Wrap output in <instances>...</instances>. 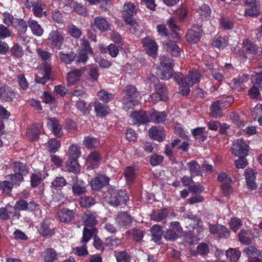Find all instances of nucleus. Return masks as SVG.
Wrapping results in <instances>:
<instances>
[{"label": "nucleus", "mask_w": 262, "mask_h": 262, "mask_svg": "<svg viewBox=\"0 0 262 262\" xmlns=\"http://www.w3.org/2000/svg\"><path fill=\"white\" fill-rule=\"evenodd\" d=\"M105 194L104 199L105 201L110 205L115 207L122 204L126 205L128 200V197L126 196L124 191L117 189L115 187L111 186Z\"/></svg>", "instance_id": "obj_1"}, {"label": "nucleus", "mask_w": 262, "mask_h": 262, "mask_svg": "<svg viewBox=\"0 0 262 262\" xmlns=\"http://www.w3.org/2000/svg\"><path fill=\"white\" fill-rule=\"evenodd\" d=\"M200 77V73L197 71L189 72L185 76L184 81L179 85L180 93L183 96L188 95L190 92V87L192 86L194 83L199 82Z\"/></svg>", "instance_id": "obj_2"}, {"label": "nucleus", "mask_w": 262, "mask_h": 262, "mask_svg": "<svg viewBox=\"0 0 262 262\" xmlns=\"http://www.w3.org/2000/svg\"><path fill=\"white\" fill-rule=\"evenodd\" d=\"M150 81V84H154L156 94H152V97H155L160 101H166L168 99V92L166 86L162 83L159 81V79L152 75L147 78Z\"/></svg>", "instance_id": "obj_3"}, {"label": "nucleus", "mask_w": 262, "mask_h": 262, "mask_svg": "<svg viewBox=\"0 0 262 262\" xmlns=\"http://www.w3.org/2000/svg\"><path fill=\"white\" fill-rule=\"evenodd\" d=\"M47 41L52 49L60 50L64 42V37L59 31L52 30L49 35Z\"/></svg>", "instance_id": "obj_4"}, {"label": "nucleus", "mask_w": 262, "mask_h": 262, "mask_svg": "<svg viewBox=\"0 0 262 262\" xmlns=\"http://www.w3.org/2000/svg\"><path fill=\"white\" fill-rule=\"evenodd\" d=\"M173 38L177 39L173 41L171 40H167L163 43V46L167 52H169L173 56L178 57L180 55L181 49L177 45V42L180 39V37L178 33L173 34Z\"/></svg>", "instance_id": "obj_5"}, {"label": "nucleus", "mask_w": 262, "mask_h": 262, "mask_svg": "<svg viewBox=\"0 0 262 262\" xmlns=\"http://www.w3.org/2000/svg\"><path fill=\"white\" fill-rule=\"evenodd\" d=\"M182 228L178 222H172L170 223L169 228L164 233L163 236L165 239L170 241H176L181 233Z\"/></svg>", "instance_id": "obj_6"}, {"label": "nucleus", "mask_w": 262, "mask_h": 262, "mask_svg": "<svg viewBox=\"0 0 262 262\" xmlns=\"http://www.w3.org/2000/svg\"><path fill=\"white\" fill-rule=\"evenodd\" d=\"M39 205L34 200L28 202L23 199H19L15 202L14 209L16 211H29L34 212Z\"/></svg>", "instance_id": "obj_7"}, {"label": "nucleus", "mask_w": 262, "mask_h": 262, "mask_svg": "<svg viewBox=\"0 0 262 262\" xmlns=\"http://www.w3.org/2000/svg\"><path fill=\"white\" fill-rule=\"evenodd\" d=\"M243 45V50L238 51V55L243 59H246L249 54L255 55L258 52L257 47L248 39L244 40Z\"/></svg>", "instance_id": "obj_8"}, {"label": "nucleus", "mask_w": 262, "mask_h": 262, "mask_svg": "<svg viewBox=\"0 0 262 262\" xmlns=\"http://www.w3.org/2000/svg\"><path fill=\"white\" fill-rule=\"evenodd\" d=\"M202 33V27L198 25H194L187 31L186 35V39L190 43H195L200 41Z\"/></svg>", "instance_id": "obj_9"}, {"label": "nucleus", "mask_w": 262, "mask_h": 262, "mask_svg": "<svg viewBox=\"0 0 262 262\" xmlns=\"http://www.w3.org/2000/svg\"><path fill=\"white\" fill-rule=\"evenodd\" d=\"M232 152L235 156L245 157L248 155L249 146L242 139H237L233 143Z\"/></svg>", "instance_id": "obj_10"}, {"label": "nucleus", "mask_w": 262, "mask_h": 262, "mask_svg": "<svg viewBox=\"0 0 262 262\" xmlns=\"http://www.w3.org/2000/svg\"><path fill=\"white\" fill-rule=\"evenodd\" d=\"M110 180V178L105 176L97 174L94 178L91 179V187L93 190L100 191L103 187L108 184Z\"/></svg>", "instance_id": "obj_11"}, {"label": "nucleus", "mask_w": 262, "mask_h": 262, "mask_svg": "<svg viewBox=\"0 0 262 262\" xmlns=\"http://www.w3.org/2000/svg\"><path fill=\"white\" fill-rule=\"evenodd\" d=\"M47 125L57 138H61L63 136L62 125L56 118H49Z\"/></svg>", "instance_id": "obj_12"}, {"label": "nucleus", "mask_w": 262, "mask_h": 262, "mask_svg": "<svg viewBox=\"0 0 262 262\" xmlns=\"http://www.w3.org/2000/svg\"><path fill=\"white\" fill-rule=\"evenodd\" d=\"M143 47L148 54L156 58L157 54L158 46L155 41L149 37H146L142 40Z\"/></svg>", "instance_id": "obj_13"}, {"label": "nucleus", "mask_w": 262, "mask_h": 262, "mask_svg": "<svg viewBox=\"0 0 262 262\" xmlns=\"http://www.w3.org/2000/svg\"><path fill=\"white\" fill-rule=\"evenodd\" d=\"M38 231L40 235L44 237H50L55 234L54 229L51 226L48 220H44L40 223Z\"/></svg>", "instance_id": "obj_14"}, {"label": "nucleus", "mask_w": 262, "mask_h": 262, "mask_svg": "<svg viewBox=\"0 0 262 262\" xmlns=\"http://www.w3.org/2000/svg\"><path fill=\"white\" fill-rule=\"evenodd\" d=\"M72 190L74 195L79 196L86 191V188L83 181L78 180L77 176L72 178Z\"/></svg>", "instance_id": "obj_15"}, {"label": "nucleus", "mask_w": 262, "mask_h": 262, "mask_svg": "<svg viewBox=\"0 0 262 262\" xmlns=\"http://www.w3.org/2000/svg\"><path fill=\"white\" fill-rule=\"evenodd\" d=\"M91 26L92 28L95 31L96 29H98L101 31H105L110 28L108 22L105 17L101 16L95 17L93 22L91 23Z\"/></svg>", "instance_id": "obj_16"}, {"label": "nucleus", "mask_w": 262, "mask_h": 262, "mask_svg": "<svg viewBox=\"0 0 262 262\" xmlns=\"http://www.w3.org/2000/svg\"><path fill=\"white\" fill-rule=\"evenodd\" d=\"M247 7L245 11L247 16L256 17L259 12L258 10V5L256 0H243Z\"/></svg>", "instance_id": "obj_17"}, {"label": "nucleus", "mask_w": 262, "mask_h": 262, "mask_svg": "<svg viewBox=\"0 0 262 262\" xmlns=\"http://www.w3.org/2000/svg\"><path fill=\"white\" fill-rule=\"evenodd\" d=\"M51 72V66L47 62L43 64V73H39L35 75V81L37 83L45 84L50 78Z\"/></svg>", "instance_id": "obj_18"}, {"label": "nucleus", "mask_w": 262, "mask_h": 262, "mask_svg": "<svg viewBox=\"0 0 262 262\" xmlns=\"http://www.w3.org/2000/svg\"><path fill=\"white\" fill-rule=\"evenodd\" d=\"M85 68L74 69L68 73L67 79L70 84H73L76 81H79L81 76L84 74Z\"/></svg>", "instance_id": "obj_19"}, {"label": "nucleus", "mask_w": 262, "mask_h": 262, "mask_svg": "<svg viewBox=\"0 0 262 262\" xmlns=\"http://www.w3.org/2000/svg\"><path fill=\"white\" fill-rule=\"evenodd\" d=\"M134 124H144L149 121L148 117L145 111H135L130 115Z\"/></svg>", "instance_id": "obj_20"}, {"label": "nucleus", "mask_w": 262, "mask_h": 262, "mask_svg": "<svg viewBox=\"0 0 262 262\" xmlns=\"http://www.w3.org/2000/svg\"><path fill=\"white\" fill-rule=\"evenodd\" d=\"M41 126L39 124H32L27 129L26 136L30 141H34L39 138Z\"/></svg>", "instance_id": "obj_21"}, {"label": "nucleus", "mask_w": 262, "mask_h": 262, "mask_svg": "<svg viewBox=\"0 0 262 262\" xmlns=\"http://www.w3.org/2000/svg\"><path fill=\"white\" fill-rule=\"evenodd\" d=\"M13 171L23 177L29 173V168L27 165L21 162H14L11 164Z\"/></svg>", "instance_id": "obj_22"}, {"label": "nucleus", "mask_w": 262, "mask_h": 262, "mask_svg": "<svg viewBox=\"0 0 262 262\" xmlns=\"http://www.w3.org/2000/svg\"><path fill=\"white\" fill-rule=\"evenodd\" d=\"M83 221L84 227L95 228V226L97 224V220L94 214L90 210H86L82 217Z\"/></svg>", "instance_id": "obj_23"}, {"label": "nucleus", "mask_w": 262, "mask_h": 262, "mask_svg": "<svg viewBox=\"0 0 262 262\" xmlns=\"http://www.w3.org/2000/svg\"><path fill=\"white\" fill-rule=\"evenodd\" d=\"M123 95V101L125 100H133L138 96L139 92L135 86L132 85H127L125 87L122 92Z\"/></svg>", "instance_id": "obj_24"}, {"label": "nucleus", "mask_w": 262, "mask_h": 262, "mask_svg": "<svg viewBox=\"0 0 262 262\" xmlns=\"http://www.w3.org/2000/svg\"><path fill=\"white\" fill-rule=\"evenodd\" d=\"M116 222L119 225L127 227L132 225L133 220L130 214L126 212H121L118 214Z\"/></svg>", "instance_id": "obj_25"}, {"label": "nucleus", "mask_w": 262, "mask_h": 262, "mask_svg": "<svg viewBox=\"0 0 262 262\" xmlns=\"http://www.w3.org/2000/svg\"><path fill=\"white\" fill-rule=\"evenodd\" d=\"M57 214L60 221L63 223L70 222L75 216V212L67 208L59 210Z\"/></svg>", "instance_id": "obj_26"}, {"label": "nucleus", "mask_w": 262, "mask_h": 262, "mask_svg": "<svg viewBox=\"0 0 262 262\" xmlns=\"http://www.w3.org/2000/svg\"><path fill=\"white\" fill-rule=\"evenodd\" d=\"M101 159V156L99 151L94 150L88 156L86 161L92 168L97 167Z\"/></svg>", "instance_id": "obj_27"}, {"label": "nucleus", "mask_w": 262, "mask_h": 262, "mask_svg": "<svg viewBox=\"0 0 262 262\" xmlns=\"http://www.w3.org/2000/svg\"><path fill=\"white\" fill-rule=\"evenodd\" d=\"M245 176L248 187L251 190L255 189L257 185L255 182L254 171L252 169H247L245 170Z\"/></svg>", "instance_id": "obj_28"}, {"label": "nucleus", "mask_w": 262, "mask_h": 262, "mask_svg": "<svg viewBox=\"0 0 262 262\" xmlns=\"http://www.w3.org/2000/svg\"><path fill=\"white\" fill-rule=\"evenodd\" d=\"M15 96V93L11 88L0 86V100L8 102L12 100Z\"/></svg>", "instance_id": "obj_29"}, {"label": "nucleus", "mask_w": 262, "mask_h": 262, "mask_svg": "<svg viewBox=\"0 0 262 262\" xmlns=\"http://www.w3.org/2000/svg\"><path fill=\"white\" fill-rule=\"evenodd\" d=\"M126 236H132V239L136 242H140L144 235V231L139 229L134 228L126 232Z\"/></svg>", "instance_id": "obj_30"}, {"label": "nucleus", "mask_w": 262, "mask_h": 262, "mask_svg": "<svg viewBox=\"0 0 262 262\" xmlns=\"http://www.w3.org/2000/svg\"><path fill=\"white\" fill-rule=\"evenodd\" d=\"M28 25L34 35L37 36H40L42 35L43 29L36 20L30 18L28 21Z\"/></svg>", "instance_id": "obj_31"}, {"label": "nucleus", "mask_w": 262, "mask_h": 262, "mask_svg": "<svg viewBox=\"0 0 262 262\" xmlns=\"http://www.w3.org/2000/svg\"><path fill=\"white\" fill-rule=\"evenodd\" d=\"M46 146L50 153H55L61 146L60 141L54 138H51L46 143Z\"/></svg>", "instance_id": "obj_32"}, {"label": "nucleus", "mask_w": 262, "mask_h": 262, "mask_svg": "<svg viewBox=\"0 0 262 262\" xmlns=\"http://www.w3.org/2000/svg\"><path fill=\"white\" fill-rule=\"evenodd\" d=\"M152 235V240L157 243H159L164 232L162 228L158 225H154L150 229Z\"/></svg>", "instance_id": "obj_33"}, {"label": "nucleus", "mask_w": 262, "mask_h": 262, "mask_svg": "<svg viewBox=\"0 0 262 262\" xmlns=\"http://www.w3.org/2000/svg\"><path fill=\"white\" fill-rule=\"evenodd\" d=\"M98 232L97 229L96 228H87L84 227L83 230V236L81 240V243L86 244L91 237L97 236L96 234Z\"/></svg>", "instance_id": "obj_34"}, {"label": "nucleus", "mask_w": 262, "mask_h": 262, "mask_svg": "<svg viewBox=\"0 0 262 262\" xmlns=\"http://www.w3.org/2000/svg\"><path fill=\"white\" fill-rule=\"evenodd\" d=\"M66 168L69 171L74 173H77L80 171V166L77 159H68L66 162Z\"/></svg>", "instance_id": "obj_35"}, {"label": "nucleus", "mask_w": 262, "mask_h": 262, "mask_svg": "<svg viewBox=\"0 0 262 262\" xmlns=\"http://www.w3.org/2000/svg\"><path fill=\"white\" fill-rule=\"evenodd\" d=\"M83 144L86 148L92 149L98 147L100 142L97 138L88 136L84 137Z\"/></svg>", "instance_id": "obj_36"}, {"label": "nucleus", "mask_w": 262, "mask_h": 262, "mask_svg": "<svg viewBox=\"0 0 262 262\" xmlns=\"http://www.w3.org/2000/svg\"><path fill=\"white\" fill-rule=\"evenodd\" d=\"M59 58L60 60L65 64H70L72 61H74L76 58V54L73 52L69 53H64L63 52H60L58 54Z\"/></svg>", "instance_id": "obj_37"}, {"label": "nucleus", "mask_w": 262, "mask_h": 262, "mask_svg": "<svg viewBox=\"0 0 262 262\" xmlns=\"http://www.w3.org/2000/svg\"><path fill=\"white\" fill-rule=\"evenodd\" d=\"M80 155V150L78 145L74 144H71L67 152L68 159H78Z\"/></svg>", "instance_id": "obj_38"}, {"label": "nucleus", "mask_w": 262, "mask_h": 262, "mask_svg": "<svg viewBox=\"0 0 262 262\" xmlns=\"http://www.w3.org/2000/svg\"><path fill=\"white\" fill-rule=\"evenodd\" d=\"M166 115L165 112H154L149 114V121L156 123H163L166 119Z\"/></svg>", "instance_id": "obj_39"}, {"label": "nucleus", "mask_w": 262, "mask_h": 262, "mask_svg": "<svg viewBox=\"0 0 262 262\" xmlns=\"http://www.w3.org/2000/svg\"><path fill=\"white\" fill-rule=\"evenodd\" d=\"M149 136L154 140L162 141L165 139V136L161 130H158L156 127H152L149 130Z\"/></svg>", "instance_id": "obj_40"}, {"label": "nucleus", "mask_w": 262, "mask_h": 262, "mask_svg": "<svg viewBox=\"0 0 262 262\" xmlns=\"http://www.w3.org/2000/svg\"><path fill=\"white\" fill-rule=\"evenodd\" d=\"M43 254V260L45 262H54L57 259V254L52 248L46 249Z\"/></svg>", "instance_id": "obj_41"}, {"label": "nucleus", "mask_w": 262, "mask_h": 262, "mask_svg": "<svg viewBox=\"0 0 262 262\" xmlns=\"http://www.w3.org/2000/svg\"><path fill=\"white\" fill-rule=\"evenodd\" d=\"M187 165L189 167V172L191 177L201 174V166L195 161L192 160L187 163Z\"/></svg>", "instance_id": "obj_42"}, {"label": "nucleus", "mask_w": 262, "mask_h": 262, "mask_svg": "<svg viewBox=\"0 0 262 262\" xmlns=\"http://www.w3.org/2000/svg\"><path fill=\"white\" fill-rule=\"evenodd\" d=\"M97 96L99 99L104 103H107L114 100L115 95L112 93H110L108 92L101 90L97 92Z\"/></svg>", "instance_id": "obj_43"}, {"label": "nucleus", "mask_w": 262, "mask_h": 262, "mask_svg": "<svg viewBox=\"0 0 262 262\" xmlns=\"http://www.w3.org/2000/svg\"><path fill=\"white\" fill-rule=\"evenodd\" d=\"M95 111L98 116L102 117L106 116L108 113V107L99 101L94 103Z\"/></svg>", "instance_id": "obj_44"}, {"label": "nucleus", "mask_w": 262, "mask_h": 262, "mask_svg": "<svg viewBox=\"0 0 262 262\" xmlns=\"http://www.w3.org/2000/svg\"><path fill=\"white\" fill-rule=\"evenodd\" d=\"M28 26L23 19L16 18L15 19L13 27L16 28L20 33L24 34L27 31Z\"/></svg>", "instance_id": "obj_45"}, {"label": "nucleus", "mask_w": 262, "mask_h": 262, "mask_svg": "<svg viewBox=\"0 0 262 262\" xmlns=\"http://www.w3.org/2000/svg\"><path fill=\"white\" fill-rule=\"evenodd\" d=\"M205 127H197L192 130V133L195 139L204 141L207 138V136L205 135Z\"/></svg>", "instance_id": "obj_46"}, {"label": "nucleus", "mask_w": 262, "mask_h": 262, "mask_svg": "<svg viewBox=\"0 0 262 262\" xmlns=\"http://www.w3.org/2000/svg\"><path fill=\"white\" fill-rule=\"evenodd\" d=\"M6 178L13 186H19L24 181L23 177L19 176V174H16L14 172L13 174L7 176Z\"/></svg>", "instance_id": "obj_47"}, {"label": "nucleus", "mask_w": 262, "mask_h": 262, "mask_svg": "<svg viewBox=\"0 0 262 262\" xmlns=\"http://www.w3.org/2000/svg\"><path fill=\"white\" fill-rule=\"evenodd\" d=\"M250 233L248 231L242 229L238 233L239 241L243 244L248 245L251 244Z\"/></svg>", "instance_id": "obj_48"}, {"label": "nucleus", "mask_w": 262, "mask_h": 262, "mask_svg": "<svg viewBox=\"0 0 262 262\" xmlns=\"http://www.w3.org/2000/svg\"><path fill=\"white\" fill-rule=\"evenodd\" d=\"M227 258L232 261H236L241 256V252L235 249H229L226 252Z\"/></svg>", "instance_id": "obj_49"}, {"label": "nucleus", "mask_w": 262, "mask_h": 262, "mask_svg": "<svg viewBox=\"0 0 262 262\" xmlns=\"http://www.w3.org/2000/svg\"><path fill=\"white\" fill-rule=\"evenodd\" d=\"M68 33L75 39L79 38L82 34L80 29L74 25H71L68 27Z\"/></svg>", "instance_id": "obj_50"}, {"label": "nucleus", "mask_w": 262, "mask_h": 262, "mask_svg": "<svg viewBox=\"0 0 262 262\" xmlns=\"http://www.w3.org/2000/svg\"><path fill=\"white\" fill-rule=\"evenodd\" d=\"M169 213V211L166 209H164L161 212L158 214L154 213L151 214L150 219L151 220L160 222L166 219Z\"/></svg>", "instance_id": "obj_51"}, {"label": "nucleus", "mask_w": 262, "mask_h": 262, "mask_svg": "<svg viewBox=\"0 0 262 262\" xmlns=\"http://www.w3.org/2000/svg\"><path fill=\"white\" fill-rule=\"evenodd\" d=\"M219 101H217L212 103L211 108V116L212 117L217 118L218 116H221V104Z\"/></svg>", "instance_id": "obj_52"}, {"label": "nucleus", "mask_w": 262, "mask_h": 262, "mask_svg": "<svg viewBox=\"0 0 262 262\" xmlns=\"http://www.w3.org/2000/svg\"><path fill=\"white\" fill-rule=\"evenodd\" d=\"M117 262H129L130 256L126 251L115 252Z\"/></svg>", "instance_id": "obj_53"}, {"label": "nucleus", "mask_w": 262, "mask_h": 262, "mask_svg": "<svg viewBox=\"0 0 262 262\" xmlns=\"http://www.w3.org/2000/svg\"><path fill=\"white\" fill-rule=\"evenodd\" d=\"M95 203L93 198L89 196H84L80 198L79 200V204L81 206L87 208L91 206Z\"/></svg>", "instance_id": "obj_54"}, {"label": "nucleus", "mask_w": 262, "mask_h": 262, "mask_svg": "<svg viewBox=\"0 0 262 262\" xmlns=\"http://www.w3.org/2000/svg\"><path fill=\"white\" fill-rule=\"evenodd\" d=\"M161 76L162 79H169L172 77L173 67L160 68Z\"/></svg>", "instance_id": "obj_55"}, {"label": "nucleus", "mask_w": 262, "mask_h": 262, "mask_svg": "<svg viewBox=\"0 0 262 262\" xmlns=\"http://www.w3.org/2000/svg\"><path fill=\"white\" fill-rule=\"evenodd\" d=\"M244 251L250 256V258H258L257 257L260 255V251L253 246L245 248Z\"/></svg>", "instance_id": "obj_56"}, {"label": "nucleus", "mask_w": 262, "mask_h": 262, "mask_svg": "<svg viewBox=\"0 0 262 262\" xmlns=\"http://www.w3.org/2000/svg\"><path fill=\"white\" fill-rule=\"evenodd\" d=\"M124 176L128 182L132 183L135 178L134 168L130 166L127 167L124 170Z\"/></svg>", "instance_id": "obj_57"}, {"label": "nucleus", "mask_w": 262, "mask_h": 262, "mask_svg": "<svg viewBox=\"0 0 262 262\" xmlns=\"http://www.w3.org/2000/svg\"><path fill=\"white\" fill-rule=\"evenodd\" d=\"M37 53L41 58V60L46 61L45 63H46L47 62L50 63L49 62L52 57V54L50 52L43 50L41 49H38L37 50Z\"/></svg>", "instance_id": "obj_58"}, {"label": "nucleus", "mask_w": 262, "mask_h": 262, "mask_svg": "<svg viewBox=\"0 0 262 262\" xmlns=\"http://www.w3.org/2000/svg\"><path fill=\"white\" fill-rule=\"evenodd\" d=\"M209 252V248L207 244L202 243L200 244L196 249V253L194 254L195 251L193 253L192 252V254L195 255L196 254H200L201 255H207Z\"/></svg>", "instance_id": "obj_59"}, {"label": "nucleus", "mask_w": 262, "mask_h": 262, "mask_svg": "<svg viewBox=\"0 0 262 262\" xmlns=\"http://www.w3.org/2000/svg\"><path fill=\"white\" fill-rule=\"evenodd\" d=\"M13 186L9 180H6L0 182V189L3 192L6 194H10L11 192Z\"/></svg>", "instance_id": "obj_60"}, {"label": "nucleus", "mask_w": 262, "mask_h": 262, "mask_svg": "<svg viewBox=\"0 0 262 262\" xmlns=\"http://www.w3.org/2000/svg\"><path fill=\"white\" fill-rule=\"evenodd\" d=\"M242 225L241 220L238 218H232L230 222V227L234 232L237 231L242 227Z\"/></svg>", "instance_id": "obj_61"}, {"label": "nucleus", "mask_w": 262, "mask_h": 262, "mask_svg": "<svg viewBox=\"0 0 262 262\" xmlns=\"http://www.w3.org/2000/svg\"><path fill=\"white\" fill-rule=\"evenodd\" d=\"M67 184V181L63 177H56L52 182V186L55 188L63 187Z\"/></svg>", "instance_id": "obj_62"}, {"label": "nucleus", "mask_w": 262, "mask_h": 262, "mask_svg": "<svg viewBox=\"0 0 262 262\" xmlns=\"http://www.w3.org/2000/svg\"><path fill=\"white\" fill-rule=\"evenodd\" d=\"M172 59L168 56H162L160 58V68L172 67Z\"/></svg>", "instance_id": "obj_63"}, {"label": "nucleus", "mask_w": 262, "mask_h": 262, "mask_svg": "<svg viewBox=\"0 0 262 262\" xmlns=\"http://www.w3.org/2000/svg\"><path fill=\"white\" fill-rule=\"evenodd\" d=\"M248 79V75L245 74H243L241 76L234 78L232 81L233 85L235 87L241 86L242 84L246 82Z\"/></svg>", "instance_id": "obj_64"}]
</instances>
